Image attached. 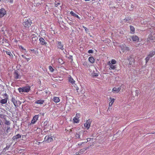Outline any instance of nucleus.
<instances>
[{
  "mask_svg": "<svg viewBox=\"0 0 155 155\" xmlns=\"http://www.w3.org/2000/svg\"><path fill=\"white\" fill-rule=\"evenodd\" d=\"M1 122H0V127L1 126Z\"/></svg>",
  "mask_w": 155,
  "mask_h": 155,
  "instance_id": "59",
  "label": "nucleus"
},
{
  "mask_svg": "<svg viewBox=\"0 0 155 155\" xmlns=\"http://www.w3.org/2000/svg\"><path fill=\"white\" fill-rule=\"evenodd\" d=\"M121 89L120 87L118 88L114 87L112 89V91L114 93H118V92L120 91Z\"/></svg>",
  "mask_w": 155,
  "mask_h": 155,
  "instance_id": "19",
  "label": "nucleus"
},
{
  "mask_svg": "<svg viewBox=\"0 0 155 155\" xmlns=\"http://www.w3.org/2000/svg\"><path fill=\"white\" fill-rule=\"evenodd\" d=\"M10 129V127H9L7 128V131L8 130H9Z\"/></svg>",
  "mask_w": 155,
  "mask_h": 155,
  "instance_id": "55",
  "label": "nucleus"
},
{
  "mask_svg": "<svg viewBox=\"0 0 155 155\" xmlns=\"http://www.w3.org/2000/svg\"><path fill=\"white\" fill-rule=\"evenodd\" d=\"M39 117V115H35V116L33 118L31 121V123L32 124H34L37 121Z\"/></svg>",
  "mask_w": 155,
  "mask_h": 155,
  "instance_id": "13",
  "label": "nucleus"
},
{
  "mask_svg": "<svg viewBox=\"0 0 155 155\" xmlns=\"http://www.w3.org/2000/svg\"><path fill=\"white\" fill-rule=\"evenodd\" d=\"M132 18L131 17L128 16L126 17L124 21L125 22L130 23L132 20Z\"/></svg>",
  "mask_w": 155,
  "mask_h": 155,
  "instance_id": "14",
  "label": "nucleus"
},
{
  "mask_svg": "<svg viewBox=\"0 0 155 155\" xmlns=\"http://www.w3.org/2000/svg\"><path fill=\"white\" fill-rule=\"evenodd\" d=\"M134 7V5H133V4H131V7H130L129 8V10L130 11H132L133 10V8Z\"/></svg>",
  "mask_w": 155,
  "mask_h": 155,
  "instance_id": "38",
  "label": "nucleus"
},
{
  "mask_svg": "<svg viewBox=\"0 0 155 155\" xmlns=\"http://www.w3.org/2000/svg\"><path fill=\"white\" fill-rule=\"evenodd\" d=\"M109 109H110V107H109L108 108V110H109Z\"/></svg>",
  "mask_w": 155,
  "mask_h": 155,
  "instance_id": "60",
  "label": "nucleus"
},
{
  "mask_svg": "<svg viewBox=\"0 0 155 155\" xmlns=\"http://www.w3.org/2000/svg\"><path fill=\"white\" fill-rule=\"evenodd\" d=\"M83 27L84 28V29H85V31H87V30H88L87 28H86V27H85L84 26H83Z\"/></svg>",
  "mask_w": 155,
  "mask_h": 155,
  "instance_id": "46",
  "label": "nucleus"
},
{
  "mask_svg": "<svg viewBox=\"0 0 155 155\" xmlns=\"http://www.w3.org/2000/svg\"><path fill=\"white\" fill-rule=\"evenodd\" d=\"M83 65L84 66H86L87 67H88V63L86 61H83Z\"/></svg>",
  "mask_w": 155,
  "mask_h": 155,
  "instance_id": "35",
  "label": "nucleus"
},
{
  "mask_svg": "<svg viewBox=\"0 0 155 155\" xmlns=\"http://www.w3.org/2000/svg\"><path fill=\"white\" fill-rule=\"evenodd\" d=\"M14 77L15 79H20L21 76L20 74H19L18 71H15L14 74Z\"/></svg>",
  "mask_w": 155,
  "mask_h": 155,
  "instance_id": "20",
  "label": "nucleus"
},
{
  "mask_svg": "<svg viewBox=\"0 0 155 155\" xmlns=\"http://www.w3.org/2000/svg\"><path fill=\"white\" fill-rule=\"evenodd\" d=\"M21 56L24 58H25V59H26V57H25V56H24V55H22Z\"/></svg>",
  "mask_w": 155,
  "mask_h": 155,
  "instance_id": "52",
  "label": "nucleus"
},
{
  "mask_svg": "<svg viewBox=\"0 0 155 155\" xmlns=\"http://www.w3.org/2000/svg\"><path fill=\"white\" fill-rule=\"evenodd\" d=\"M90 0H84L86 1H90Z\"/></svg>",
  "mask_w": 155,
  "mask_h": 155,
  "instance_id": "57",
  "label": "nucleus"
},
{
  "mask_svg": "<svg viewBox=\"0 0 155 155\" xmlns=\"http://www.w3.org/2000/svg\"><path fill=\"white\" fill-rule=\"evenodd\" d=\"M150 58V56H149L148 54L147 57L145 59L146 63H147L148 61H149Z\"/></svg>",
  "mask_w": 155,
  "mask_h": 155,
  "instance_id": "34",
  "label": "nucleus"
},
{
  "mask_svg": "<svg viewBox=\"0 0 155 155\" xmlns=\"http://www.w3.org/2000/svg\"><path fill=\"white\" fill-rule=\"evenodd\" d=\"M89 61L91 63H94V59L92 57H89L88 58Z\"/></svg>",
  "mask_w": 155,
  "mask_h": 155,
  "instance_id": "29",
  "label": "nucleus"
},
{
  "mask_svg": "<svg viewBox=\"0 0 155 155\" xmlns=\"http://www.w3.org/2000/svg\"><path fill=\"white\" fill-rule=\"evenodd\" d=\"M152 40L153 41H155V37L152 35L151 34H149L147 38V41H149L150 40Z\"/></svg>",
  "mask_w": 155,
  "mask_h": 155,
  "instance_id": "17",
  "label": "nucleus"
},
{
  "mask_svg": "<svg viewBox=\"0 0 155 155\" xmlns=\"http://www.w3.org/2000/svg\"><path fill=\"white\" fill-rule=\"evenodd\" d=\"M4 99H1L0 101V103L2 104H4L7 103L8 101V96L7 93H5L4 94Z\"/></svg>",
  "mask_w": 155,
  "mask_h": 155,
  "instance_id": "3",
  "label": "nucleus"
},
{
  "mask_svg": "<svg viewBox=\"0 0 155 155\" xmlns=\"http://www.w3.org/2000/svg\"><path fill=\"white\" fill-rule=\"evenodd\" d=\"M87 148H83V149H81L80 150H79V152L80 154L81 153H84L85 152V150L86 149H87Z\"/></svg>",
  "mask_w": 155,
  "mask_h": 155,
  "instance_id": "33",
  "label": "nucleus"
},
{
  "mask_svg": "<svg viewBox=\"0 0 155 155\" xmlns=\"http://www.w3.org/2000/svg\"><path fill=\"white\" fill-rule=\"evenodd\" d=\"M6 53L7 54L9 55V56H11V55H12V54L9 51H6Z\"/></svg>",
  "mask_w": 155,
  "mask_h": 155,
  "instance_id": "41",
  "label": "nucleus"
},
{
  "mask_svg": "<svg viewBox=\"0 0 155 155\" xmlns=\"http://www.w3.org/2000/svg\"><path fill=\"white\" fill-rule=\"evenodd\" d=\"M6 14V10L4 8H2L0 9V18H2Z\"/></svg>",
  "mask_w": 155,
  "mask_h": 155,
  "instance_id": "8",
  "label": "nucleus"
},
{
  "mask_svg": "<svg viewBox=\"0 0 155 155\" xmlns=\"http://www.w3.org/2000/svg\"><path fill=\"white\" fill-rule=\"evenodd\" d=\"M115 101V99L114 98H112L111 97H110L109 98V101L110 102L109 103V106L111 107L112 106L113 104L114 103Z\"/></svg>",
  "mask_w": 155,
  "mask_h": 155,
  "instance_id": "22",
  "label": "nucleus"
},
{
  "mask_svg": "<svg viewBox=\"0 0 155 155\" xmlns=\"http://www.w3.org/2000/svg\"><path fill=\"white\" fill-rule=\"evenodd\" d=\"M131 38L133 41L138 42L139 41V38L137 36L133 35L131 37Z\"/></svg>",
  "mask_w": 155,
  "mask_h": 155,
  "instance_id": "18",
  "label": "nucleus"
},
{
  "mask_svg": "<svg viewBox=\"0 0 155 155\" xmlns=\"http://www.w3.org/2000/svg\"><path fill=\"white\" fill-rule=\"evenodd\" d=\"M94 75L95 76H98V73H94Z\"/></svg>",
  "mask_w": 155,
  "mask_h": 155,
  "instance_id": "48",
  "label": "nucleus"
},
{
  "mask_svg": "<svg viewBox=\"0 0 155 155\" xmlns=\"http://www.w3.org/2000/svg\"><path fill=\"white\" fill-rule=\"evenodd\" d=\"M83 143H84V142H82V143H78V145H82V144H83Z\"/></svg>",
  "mask_w": 155,
  "mask_h": 155,
  "instance_id": "53",
  "label": "nucleus"
},
{
  "mask_svg": "<svg viewBox=\"0 0 155 155\" xmlns=\"http://www.w3.org/2000/svg\"><path fill=\"white\" fill-rule=\"evenodd\" d=\"M136 94H137V96H138V94L139 93V92L138 91V90H136Z\"/></svg>",
  "mask_w": 155,
  "mask_h": 155,
  "instance_id": "51",
  "label": "nucleus"
},
{
  "mask_svg": "<svg viewBox=\"0 0 155 155\" xmlns=\"http://www.w3.org/2000/svg\"><path fill=\"white\" fill-rule=\"evenodd\" d=\"M44 102V100H41V99H40L39 100L36 101L35 102V103L42 104H43Z\"/></svg>",
  "mask_w": 155,
  "mask_h": 155,
  "instance_id": "25",
  "label": "nucleus"
},
{
  "mask_svg": "<svg viewBox=\"0 0 155 155\" xmlns=\"http://www.w3.org/2000/svg\"><path fill=\"white\" fill-rule=\"evenodd\" d=\"M76 138H80V135L79 134L76 133L75 136Z\"/></svg>",
  "mask_w": 155,
  "mask_h": 155,
  "instance_id": "37",
  "label": "nucleus"
},
{
  "mask_svg": "<svg viewBox=\"0 0 155 155\" xmlns=\"http://www.w3.org/2000/svg\"><path fill=\"white\" fill-rule=\"evenodd\" d=\"M20 47L21 49H22V50H25V49H24V48L23 47H22V46H21Z\"/></svg>",
  "mask_w": 155,
  "mask_h": 155,
  "instance_id": "50",
  "label": "nucleus"
},
{
  "mask_svg": "<svg viewBox=\"0 0 155 155\" xmlns=\"http://www.w3.org/2000/svg\"><path fill=\"white\" fill-rule=\"evenodd\" d=\"M30 51H33V52L35 53V54H38V52L35 49H30Z\"/></svg>",
  "mask_w": 155,
  "mask_h": 155,
  "instance_id": "39",
  "label": "nucleus"
},
{
  "mask_svg": "<svg viewBox=\"0 0 155 155\" xmlns=\"http://www.w3.org/2000/svg\"><path fill=\"white\" fill-rule=\"evenodd\" d=\"M110 8H115V7H114V6L111 7H110Z\"/></svg>",
  "mask_w": 155,
  "mask_h": 155,
  "instance_id": "56",
  "label": "nucleus"
},
{
  "mask_svg": "<svg viewBox=\"0 0 155 155\" xmlns=\"http://www.w3.org/2000/svg\"><path fill=\"white\" fill-rule=\"evenodd\" d=\"M7 28L6 26H4L1 28V31L3 32V34L4 35L7 36L6 34V31Z\"/></svg>",
  "mask_w": 155,
  "mask_h": 155,
  "instance_id": "26",
  "label": "nucleus"
},
{
  "mask_svg": "<svg viewBox=\"0 0 155 155\" xmlns=\"http://www.w3.org/2000/svg\"><path fill=\"white\" fill-rule=\"evenodd\" d=\"M12 31H9V29H7H7L6 30V34H7V35H8V36H10V35L11 34V32H12Z\"/></svg>",
  "mask_w": 155,
  "mask_h": 155,
  "instance_id": "31",
  "label": "nucleus"
},
{
  "mask_svg": "<svg viewBox=\"0 0 155 155\" xmlns=\"http://www.w3.org/2000/svg\"><path fill=\"white\" fill-rule=\"evenodd\" d=\"M5 124H6L7 125H10V121H8L7 120H5Z\"/></svg>",
  "mask_w": 155,
  "mask_h": 155,
  "instance_id": "40",
  "label": "nucleus"
},
{
  "mask_svg": "<svg viewBox=\"0 0 155 155\" xmlns=\"http://www.w3.org/2000/svg\"><path fill=\"white\" fill-rule=\"evenodd\" d=\"M155 54V51H151L150 52L149 54V56H150V57H152Z\"/></svg>",
  "mask_w": 155,
  "mask_h": 155,
  "instance_id": "30",
  "label": "nucleus"
},
{
  "mask_svg": "<svg viewBox=\"0 0 155 155\" xmlns=\"http://www.w3.org/2000/svg\"><path fill=\"white\" fill-rule=\"evenodd\" d=\"M13 2V0H10V2L11 3H12Z\"/></svg>",
  "mask_w": 155,
  "mask_h": 155,
  "instance_id": "54",
  "label": "nucleus"
},
{
  "mask_svg": "<svg viewBox=\"0 0 155 155\" xmlns=\"http://www.w3.org/2000/svg\"><path fill=\"white\" fill-rule=\"evenodd\" d=\"M60 5V2H57V3L55 4V7H58V6Z\"/></svg>",
  "mask_w": 155,
  "mask_h": 155,
  "instance_id": "42",
  "label": "nucleus"
},
{
  "mask_svg": "<svg viewBox=\"0 0 155 155\" xmlns=\"http://www.w3.org/2000/svg\"><path fill=\"white\" fill-rule=\"evenodd\" d=\"M21 135L19 134H17L14 136L13 137L12 139L13 140H17L18 139V138H21Z\"/></svg>",
  "mask_w": 155,
  "mask_h": 155,
  "instance_id": "23",
  "label": "nucleus"
},
{
  "mask_svg": "<svg viewBox=\"0 0 155 155\" xmlns=\"http://www.w3.org/2000/svg\"><path fill=\"white\" fill-rule=\"evenodd\" d=\"M70 14L71 15H72L73 16H74V17H76L77 18H78L79 19H80L81 18H80L79 16L77 15V14H76L74 13V12H73V11H71L70 12Z\"/></svg>",
  "mask_w": 155,
  "mask_h": 155,
  "instance_id": "27",
  "label": "nucleus"
},
{
  "mask_svg": "<svg viewBox=\"0 0 155 155\" xmlns=\"http://www.w3.org/2000/svg\"><path fill=\"white\" fill-rule=\"evenodd\" d=\"M38 37L37 36H36L35 35H33L32 38V40H31V42L33 43V44H34V43H36L37 40H38Z\"/></svg>",
  "mask_w": 155,
  "mask_h": 155,
  "instance_id": "15",
  "label": "nucleus"
},
{
  "mask_svg": "<svg viewBox=\"0 0 155 155\" xmlns=\"http://www.w3.org/2000/svg\"><path fill=\"white\" fill-rule=\"evenodd\" d=\"M39 41L40 44L42 45H47V43L46 42L44 38L42 37H40L39 39Z\"/></svg>",
  "mask_w": 155,
  "mask_h": 155,
  "instance_id": "16",
  "label": "nucleus"
},
{
  "mask_svg": "<svg viewBox=\"0 0 155 155\" xmlns=\"http://www.w3.org/2000/svg\"><path fill=\"white\" fill-rule=\"evenodd\" d=\"M68 78V81L69 82L71 83L72 84H75V81L74 80L73 78H72L71 76L69 75Z\"/></svg>",
  "mask_w": 155,
  "mask_h": 155,
  "instance_id": "21",
  "label": "nucleus"
},
{
  "mask_svg": "<svg viewBox=\"0 0 155 155\" xmlns=\"http://www.w3.org/2000/svg\"><path fill=\"white\" fill-rule=\"evenodd\" d=\"M117 63V61L115 59H112L111 61H110V63L112 64L115 65V64H116Z\"/></svg>",
  "mask_w": 155,
  "mask_h": 155,
  "instance_id": "32",
  "label": "nucleus"
},
{
  "mask_svg": "<svg viewBox=\"0 0 155 155\" xmlns=\"http://www.w3.org/2000/svg\"><path fill=\"white\" fill-rule=\"evenodd\" d=\"M31 89V87L29 86H24L22 87H20L18 89L19 92H28Z\"/></svg>",
  "mask_w": 155,
  "mask_h": 155,
  "instance_id": "2",
  "label": "nucleus"
},
{
  "mask_svg": "<svg viewBox=\"0 0 155 155\" xmlns=\"http://www.w3.org/2000/svg\"><path fill=\"white\" fill-rule=\"evenodd\" d=\"M52 100L55 103H58V102H60V99L59 97H54Z\"/></svg>",
  "mask_w": 155,
  "mask_h": 155,
  "instance_id": "24",
  "label": "nucleus"
},
{
  "mask_svg": "<svg viewBox=\"0 0 155 155\" xmlns=\"http://www.w3.org/2000/svg\"><path fill=\"white\" fill-rule=\"evenodd\" d=\"M53 140V139L52 137H50L49 135H46L44 138V141H45L46 142L49 143L51 142V141Z\"/></svg>",
  "mask_w": 155,
  "mask_h": 155,
  "instance_id": "10",
  "label": "nucleus"
},
{
  "mask_svg": "<svg viewBox=\"0 0 155 155\" xmlns=\"http://www.w3.org/2000/svg\"><path fill=\"white\" fill-rule=\"evenodd\" d=\"M80 151H79L78 152H76V153L75 155H80Z\"/></svg>",
  "mask_w": 155,
  "mask_h": 155,
  "instance_id": "47",
  "label": "nucleus"
},
{
  "mask_svg": "<svg viewBox=\"0 0 155 155\" xmlns=\"http://www.w3.org/2000/svg\"><path fill=\"white\" fill-rule=\"evenodd\" d=\"M32 23V21L30 18H27L24 20L22 22L23 25L26 29H28L31 26Z\"/></svg>",
  "mask_w": 155,
  "mask_h": 155,
  "instance_id": "1",
  "label": "nucleus"
},
{
  "mask_svg": "<svg viewBox=\"0 0 155 155\" xmlns=\"http://www.w3.org/2000/svg\"><path fill=\"white\" fill-rule=\"evenodd\" d=\"M57 48H58L62 50H64V45L61 41H58L57 43Z\"/></svg>",
  "mask_w": 155,
  "mask_h": 155,
  "instance_id": "12",
  "label": "nucleus"
},
{
  "mask_svg": "<svg viewBox=\"0 0 155 155\" xmlns=\"http://www.w3.org/2000/svg\"><path fill=\"white\" fill-rule=\"evenodd\" d=\"M48 68L50 71L53 72L54 71V68H53L52 67H51V66H49L48 67Z\"/></svg>",
  "mask_w": 155,
  "mask_h": 155,
  "instance_id": "36",
  "label": "nucleus"
},
{
  "mask_svg": "<svg viewBox=\"0 0 155 155\" xmlns=\"http://www.w3.org/2000/svg\"><path fill=\"white\" fill-rule=\"evenodd\" d=\"M92 121L91 119H88L87 120L86 122L84 124V127L87 128V129H89L90 128Z\"/></svg>",
  "mask_w": 155,
  "mask_h": 155,
  "instance_id": "5",
  "label": "nucleus"
},
{
  "mask_svg": "<svg viewBox=\"0 0 155 155\" xmlns=\"http://www.w3.org/2000/svg\"><path fill=\"white\" fill-rule=\"evenodd\" d=\"M128 60L129 61L128 65L131 67V66H133L134 63V59L131 56H130L129 58H127Z\"/></svg>",
  "mask_w": 155,
  "mask_h": 155,
  "instance_id": "7",
  "label": "nucleus"
},
{
  "mask_svg": "<svg viewBox=\"0 0 155 155\" xmlns=\"http://www.w3.org/2000/svg\"><path fill=\"white\" fill-rule=\"evenodd\" d=\"M107 64L109 65V69L111 70V69H115L117 68V65L112 64H110V61L108 62Z\"/></svg>",
  "mask_w": 155,
  "mask_h": 155,
  "instance_id": "11",
  "label": "nucleus"
},
{
  "mask_svg": "<svg viewBox=\"0 0 155 155\" xmlns=\"http://www.w3.org/2000/svg\"><path fill=\"white\" fill-rule=\"evenodd\" d=\"M88 52L89 53H93V51L92 50H89L88 51Z\"/></svg>",
  "mask_w": 155,
  "mask_h": 155,
  "instance_id": "44",
  "label": "nucleus"
},
{
  "mask_svg": "<svg viewBox=\"0 0 155 155\" xmlns=\"http://www.w3.org/2000/svg\"><path fill=\"white\" fill-rule=\"evenodd\" d=\"M74 87L76 89L77 92H78V90L79 89L78 87V86H77V85H76V86H74Z\"/></svg>",
  "mask_w": 155,
  "mask_h": 155,
  "instance_id": "43",
  "label": "nucleus"
},
{
  "mask_svg": "<svg viewBox=\"0 0 155 155\" xmlns=\"http://www.w3.org/2000/svg\"><path fill=\"white\" fill-rule=\"evenodd\" d=\"M130 32L131 34H133L134 33V31L135 30V28L133 26L130 25Z\"/></svg>",
  "mask_w": 155,
  "mask_h": 155,
  "instance_id": "28",
  "label": "nucleus"
},
{
  "mask_svg": "<svg viewBox=\"0 0 155 155\" xmlns=\"http://www.w3.org/2000/svg\"><path fill=\"white\" fill-rule=\"evenodd\" d=\"M40 143H41L40 142H38V144H39Z\"/></svg>",
  "mask_w": 155,
  "mask_h": 155,
  "instance_id": "58",
  "label": "nucleus"
},
{
  "mask_svg": "<svg viewBox=\"0 0 155 155\" xmlns=\"http://www.w3.org/2000/svg\"><path fill=\"white\" fill-rule=\"evenodd\" d=\"M11 101L13 103V104L15 107H17L18 105V102H20L19 101H17L15 99V97H12L11 99Z\"/></svg>",
  "mask_w": 155,
  "mask_h": 155,
  "instance_id": "9",
  "label": "nucleus"
},
{
  "mask_svg": "<svg viewBox=\"0 0 155 155\" xmlns=\"http://www.w3.org/2000/svg\"><path fill=\"white\" fill-rule=\"evenodd\" d=\"M80 117L79 113H76V115L73 118V120L74 123H78L79 122V119Z\"/></svg>",
  "mask_w": 155,
  "mask_h": 155,
  "instance_id": "6",
  "label": "nucleus"
},
{
  "mask_svg": "<svg viewBox=\"0 0 155 155\" xmlns=\"http://www.w3.org/2000/svg\"><path fill=\"white\" fill-rule=\"evenodd\" d=\"M120 46L123 52L129 51L130 50L129 47H127L125 44L121 45Z\"/></svg>",
  "mask_w": 155,
  "mask_h": 155,
  "instance_id": "4",
  "label": "nucleus"
},
{
  "mask_svg": "<svg viewBox=\"0 0 155 155\" xmlns=\"http://www.w3.org/2000/svg\"><path fill=\"white\" fill-rule=\"evenodd\" d=\"M5 117V116L4 115L2 114H0V117L1 118H4Z\"/></svg>",
  "mask_w": 155,
  "mask_h": 155,
  "instance_id": "45",
  "label": "nucleus"
},
{
  "mask_svg": "<svg viewBox=\"0 0 155 155\" xmlns=\"http://www.w3.org/2000/svg\"><path fill=\"white\" fill-rule=\"evenodd\" d=\"M31 58H27L26 57V59L27 61H28L29 60H30Z\"/></svg>",
  "mask_w": 155,
  "mask_h": 155,
  "instance_id": "49",
  "label": "nucleus"
}]
</instances>
